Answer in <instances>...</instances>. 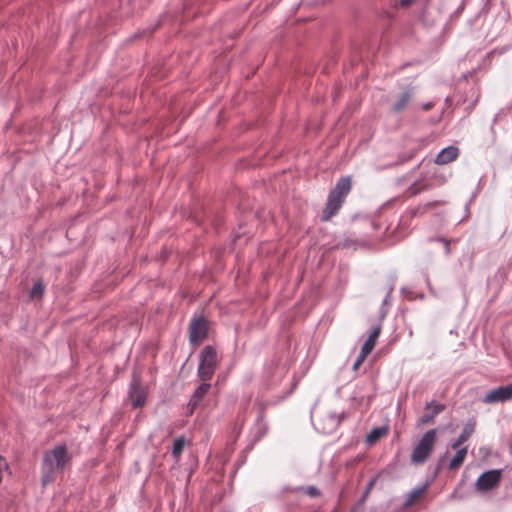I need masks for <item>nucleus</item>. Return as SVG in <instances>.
I'll return each instance as SVG.
<instances>
[{
	"label": "nucleus",
	"instance_id": "f257e3e1",
	"mask_svg": "<svg viewBox=\"0 0 512 512\" xmlns=\"http://www.w3.org/2000/svg\"><path fill=\"white\" fill-rule=\"evenodd\" d=\"M72 455L66 445L61 444L44 453L41 464V481L44 486L53 482L70 464Z\"/></svg>",
	"mask_w": 512,
	"mask_h": 512
},
{
	"label": "nucleus",
	"instance_id": "f03ea898",
	"mask_svg": "<svg viewBox=\"0 0 512 512\" xmlns=\"http://www.w3.org/2000/svg\"><path fill=\"white\" fill-rule=\"evenodd\" d=\"M351 178L349 176L341 177L335 187L330 191L326 207L323 210L321 219L323 221L330 220L341 208L345 198L351 191Z\"/></svg>",
	"mask_w": 512,
	"mask_h": 512
},
{
	"label": "nucleus",
	"instance_id": "7ed1b4c3",
	"mask_svg": "<svg viewBox=\"0 0 512 512\" xmlns=\"http://www.w3.org/2000/svg\"><path fill=\"white\" fill-rule=\"evenodd\" d=\"M437 441V430L430 429L420 438L411 453V462L415 465L425 463L433 452Z\"/></svg>",
	"mask_w": 512,
	"mask_h": 512
},
{
	"label": "nucleus",
	"instance_id": "20e7f679",
	"mask_svg": "<svg viewBox=\"0 0 512 512\" xmlns=\"http://www.w3.org/2000/svg\"><path fill=\"white\" fill-rule=\"evenodd\" d=\"M199 360L197 370L198 377L203 382H207L212 379L218 364V357L215 348L210 345L205 346L199 355Z\"/></svg>",
	"mask_w": 512,
	"mask_h": 512
},
{
	"label": "nucleus",
	"instance_id": "39448f33",
	"mask_svg": "<svg viewBox=\"0 0 512 512\" xmlns=\"http://www.w3.org/2000/svg\"><path fill=\"white\" fill-rule=\"evenodd\" d=\"M501 476L502 470L500 469H493L482 473L475 483L476 490L479 492H487L493 489L499 484Z\"/></svg>",
	"mask_w": 512,
	"mask_h": 512
},
{
	"label": "nucleus",
	"instance_id": "423d86ee",
	"mask_svg": "<svg viewBox=\"0 0 512 512\" xmlns=\"http://www.w3.org/2000/svg\"><path fill=\"white\" fill-rule=\"evenodd\" d=\"M208 335V323L203 317L193 318L189 326V341L199 344Z\"/></svg>",
	"mask_w": 512,
	"mask_h": 512
},
{
	"label": "nucleus",
	"instance_id": "0eeeda50",
	"mask_svg": "<svg viewBox=\"0 0 512 512\" xmlns=\"http://www.w3.org/2000/svg\"><path fill=\"white\" fill-rule=\"evenodd\" d=\"M512 399V382L506 386H499L487 392L483 398L486 404L506 402Z\"/></svg>",
	"mask_w": 512,
	"mask_h": 512
},
{
	"label": "nucleus",
	"instance_id": "6e6552de",
	"mask_svg": "<svg viewBox=\"0 0 512 512\" xmlns=\"http://www.w3.org/2000/svg\"><path fill=\"white\" fill-rule=\"evenodd\" d=\"M129 397L134 408L144 406L146 402V391L140 384L138 378L134 377L129 389Z\"/></svg>",
	"mask_w": 512,
	"mask_h": 512
},
{
	"label": "nucleus",
	"instance_id": "1a4fd4ad",
	"mask_svg": "<svg viewBox=\"0 0 512 512\" xmlns=\"http://www.w3.org/2000/svg\"><path fill=\"white\" fill-rule=\"evenodd\" d=\"M445 410V405L436 404L434 401L428 402L425 405V413L418 419L417 424L419 426L432 424L435 417Z\"/></svg>",
	"mask_w": 512,
	"mask_h": 512
},
{
	"label": "nucleus",
	"instance_id": "9d476101",
	"mask_svg": "<svg viewBox=\"0 0 512 512\" xmlns=\"http://www.w3.org/2000/svg\"><path fill=\"white\" fill-rule=\"evenodd\" d=\"M459 149L455 146H448L443 148L436 156L435 163L438 165H445L457 159Z\"/></svg>",
	"mask_w": 512,
	"mask_h": 512
},
{
	"label": "nucleus",
	"instance_id": "9b49d317",
	"mask_svg": "<svg viewBox=\"0 0 512 512\" xmlns=\"http://www.w3.org/2000/svg\"><path fill=\"white\" fill-rule=\"evenodd\" d=\"M475 421L469 420L463 427L459 437L451 444L452 449H458L464 442H466L475 431Z\"/></svg>",
	"mask_w": 512,
	"mask_h": 512
},
{
	"label": "nucleus",
	"instance_id": "f8f14e48",
	"mask_svg": "<svg viewBox=\"0 0 512 512\" xmlns=\"http://www.w3.org/2000/svg\"><path fill=\"white\" fill-rule=\"evenodd\" d=\"M381 329L382 328H381L380 324L373 327L369 337L363 344L361 351L367 353L368 355L371 353V351L374 349L377 339L381 333Z\"/></svg>",
	"mask_w": 512,
	"mask_h": 512
},
{
	"label": "nucleus",
	"instance_id": "ddd939ff",
	"mask_svg": "<svg viewBox=\"0 0 512 512\" xmlns=\"http://www.w3.org/2000/svg\"><path fill=\"white\" fill-rule=\"evenodd\" d=\"M456 450H457V452L453 456V458L450 460V463L448 466L450 470H456L457 468H459L463 464V462L466 458L467 452H468L467 447H462V448L459 447Z\"/></svg>",
	"mask_w": 512,
	"mask_h": 512
},
{
	"label": "nucleus",
	"instance_id": "4468645a",
	"mask_svg": "<svg viewBox=\"0 0 512 512\" xmlns=\"http://www.w3.org/2000/svg\"><path fill=\"white\" fill-rule=\"evenodd\" d=\"M427 489V484L412 489L403 504L405 508L410 507L417 499H419Z\"/></svg>",
	"mask_w": 512,
	"mask_h": 512
},
{
	"label": "nucleus",
	"instance_id": "2eb2a0df",
	"mask_svg": "<svg viewBox=\"0 0 512 512\" xmlns=\"http://www.w3.org/2000/svg\"><path fill=\"white\" fill-rule=\"evenodd\" d=\"M387 433H388V428L387 427H385V426L375 427L366 436V442L368 444H374L380 438L385 436Z\"/></svg>",
	"mask_w": 512,
	"mask_h": 512
},
{
	"label": "nucleus",
	"instance_id": "dca6fc26",
	"mask_svg": "<svg viewBox=\"0 0 512 512\" xmlns=\"http://www.w3.org/2000/svg\"><path fill=\"white\" fill-rule=\"evenodd\" d=\"M412 89H409L405 92L402 93V95L400 96V98L395 102L394 106H393V110L395 112H401L408 104V102L410 101L411 97H412Z\"/></svg>",
	"mask_w": 512,
	"mask_h": 512
},
{
	"label": "nucleus",
	"instance_id": "f3484780",
	"mask_svg": "<svg viewBox=\"0 0 512 512\" xmlns=\"http://www.w3.org/2000/svg\"><path fill=\"white\" fill-rule=\"evenodd\" d=\"M210 386L211 385L209 383L204 382V383H202L200 386H198L196 388V390L194 391V393L192 395V402H193V404L200 403V401L208 393V391L210 389Z\"/></svg>",
	"mask_w": 512,
	"mask_h": 512
},
{
	"label": "nucleus",
	"instance_id": "a211bd4d",
	"mask_svg": "<svg viewBox=\"0 0 512 512\" xmlns=\"http://www.w3.org/2000/svg\"><path fill=\"white\" fill-rule=\"evenodd\" d=\"M186 440L183 436L178 437L173 442L172 455L175 460H178L183 452Z\"/></svg>",
	"mask_w": 512,
	"mask_h": 512
},
{
	"label": "nucleus",
	"instance_id": "6ab92c4d",
	"mask_svg": "<svg viewBox=\"0 0 512 512\" xmlns=\"http://www.w3.org/2000/svg\"><path fill=\"white\" fill-rule=\"evenodd\" d=\"M43 292H44L43 285L40 282H36V283H34L32 289H31L30 296L32 298H40L43 295Z\"/></svg>",
	"mask_w": 512,
	"mask_h": 512
},
{
	"label": "nucleus",
	"instance_id": "aec40b11",
	"mask_svg": "<svg viewBox=\"0 0 512 512\" xmlns=\"http://www.w3.org/2000/svg\"><path fill=\"white\" fill-rule=\"evenodd\" d=\"M367 356H368L367 353L360 351V353L352 367L354 371H356L360 367V365L364 362V360L366 359Z\"/></svg>",
	"mask_w": 512,
	"mask_h": 512
},
{
	"label": "nucleus",
	"instance_id": "412c9836",
	"mask_svg": "<svg viewBox=\"0 0 512 512\" xmlns=\"http://www.w3.org/2000/svg\"><path fill=\"white\" fill-rule=\"evenodd\" d=\"M306 493L311 497H318L321 495L320 490L315 486H309L306 488Z\"/></svg>",
	"mask_w": 512,
	"mask_h": 512
},
{
	"label": "nucleus",
	"instance_id": "4be33fe9",
	"mask_svg": "<svg viewBox=\"0 0 512 512\" xmlns=\"http://www.w3.org/2000/svg\"><path fill=\"white\" fill-rule=\"evenodd\" d=\"M273 404H275V402H273V403H271V402H266V403H260V404H259V405H260V410H261V411H260V414H259V416H258V421H263V419H264V410H265V408H266L267 406H269V405H273Z\"/></svg>",
	"mask_w": 512,
	"mask_h": 512
},
{
	"label": "nucleus",
	"instance_id": "5701e85b",
	"mask_svg": "<svg viewBox=\"0 0 512 512\" xmlns=\"http://www.w3.org/2000/svg\"><path fill=\"white\" fill-rule=\"evenodd\" d=\"M439 241L444 243V245H445V253H446V255H449L450 254L449 241L447 239H444V238L439 239Z\"/></svg>",
	"mask_w": 512,
	"mask_h": 512
},
{
	"label": "nucleus",
	"instance_id": "b1692460",
	"mask_svg": "<svg viewBox=\"0 0 512 512\" xmlns=\"http://www.w3.org/2000/svg\"><path fill=\"white\" fill-rule=\"evenodd\" d=\"M199 403H195L193 404L192 402V397L190 398V401L188 403V409H189V414H192L194 409L198 406Z\"/></svg>",
	"mask_w": 512,
	"mask_h": 512
},
{
	"label": "nucleus",
	"instance_id": "393cba45",
	"mask_svg": "<svg viewBox=\"0 0 512 512\" xmlns=\"http://www.w3.org/2000/svg\"><path fill=\"white\" fill-rule=\"evenodd\" d=\"M416 0H400L399 5L402 7H407L414 3Z\"/></svg>",
	"mask_w": 512,
	"mask_h": 512
},
{
	"label": "nucleus",
	"instance_id": "a878e982",
	"mask_svg": "<svg viewBox=\"0 0 512 512\" xmlns=\"http://www.w3.org/2000/svg\"><path fill=\"white\" fill-rule=\"evenodd\" d=\"M374 483H375V479H372L371 481H369V483L367 484V487H366V491H365V495H368V493L370 492V490L372 489V487L374 486Z\"/></svg>",
	"mask_w": 512,
	"mask_h": 512
},
{
	"label": "nucleus",
	"instance_id": "bb28decb",
	"mask_svg": "<svg viewBox=\"0 0 512 512\" xmlns=\"http://www.w3.org/2000/svg\"><path fill=\"white\" fill-rule=\"evenodd\" d=\"M412 156H413V155L411 154V155H410V156H408V157L402 158V159L400 160V162H401V163H404V162H406L407 160L411 159V158H412Z\"/></svg>",
	"mask_w": 512,
	"mask_h": 512
},
{
	"label": "nucleus",
	"instance_id": "cd10ccee",
	"mask_svg": "<svg viewBox=\"0 0 512 512\" xmlns=\"http://www.w3.org/2000/svg\"><path fill=\"white\" fill-rule=\"evenodd\" d=\"M389 297H390V292L387 294L386 298L384 299L383 304H387L388 303Z\"/></svg>",
	"mask_w": 512,
	"mask_h": 512
},
{
	"label": "nucleus",
	"instance_id": "c85d7f7f",
	"mask_svg": "<svg viewBox=\"0 0 512 512\" xmlns=\"http://www.w3.org/2000/svg\"><path fill=\"white\" fill-rule=\"evenodd\" d=\"M430 107H431V104H430V103H427V104H425V105H424V109H425V110L430 109Z\"/></svg>",
	"mask_w": 512,
	"mask_h": 512
},
{
	"label": "nucleus",
	"instance_id": "c756f323",
	"mask_svg": "<svg viewBox=\"0 0 512 512\" xmlns=\"http://www.w3.org/2000/svg\"><path fill=\"white\" fill-rule=\"evenodd\" d=\"M265 432H266V427L263 429V431H262V433H261L260 437H261V436H263V435L265 434Z\"/></svg>",
	"mask_w": 512,
	"mask_h": 512
}]
</instances>
